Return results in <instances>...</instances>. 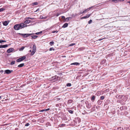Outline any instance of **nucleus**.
Masks as SVG:
<instances>
[{
	"label": "nucleus",
	"instance_id": "f257e3e1",
	"mask_svg": "<svg viewBox=\"0 0 130 130\" xmlns=\"http://www.w3.org/2000/svg\"><path fill=\"white\" fill-rule=\"evenodd\" d=\"M27 26V25L23 23H21L19 24H16L14 26V29L16 30H18L20 29Z\"/></svg>",
	"mask_w": 130,
	"mask_h": 130
},
{
	"label": "nucleus",
	"instance_id": "f03ea898",
	"mask_svg": "<svg viewBox=\"0 0 130 130\" xmlns=\"http://www.w3.org/2000/svg\"><path fill=\"white\" fill-rule=\"evenodd\" d=\"M19 34L21 36H23L24 37H27L32 35V34Z\"/></svg>",
	"mask_w": 130,
	"mask_h": 130
},
{
	"label": "nucleus",
	"instance_id": "7ed1b4c3",
	"mask_svg": "<svg viewBox=\"0 0 130 130\" xmlns=\"http://www.w3.org/2000/svg\"><path fill=\"white\" fill-rule=\"evenodd\" d=\"M26 58L25 56H23L22 57L20 58L17 60V62H20L21 61H23Z\"/></svg>",
	"mask_w": 130,
	"mask_h": 130
},
{
	"label": "nucleus",
	"instance_id": "20e7f679",
	"mask_svg": "<svg viewBox=\"0 0 130 130\" xmlns=\"http://www.w3.org/2000/svg\"><path fill=\"white\" fill-rule=\"evenodd\" d=\"M4 72H5L4 74L6 73L7 74H10L12 72H13V71L7 70H5Z\"/></svg>",
	"mask_w": 130,
	"mask_h": 130
},
{
	"label": "nucleus",
	"instance_id": "39448f33",
	"mask_svg": "<svg viewBox=\"0 0 130 130\" xmlns=\"http://www.w3.org/2000/svg\"><path fill=\"white\" fill-rule=\"evenodd\" d=\"M91 14H88L86 16H85L82 17L80 19H85L88 18L91 15Z\"/></svg>",
	"mask_w": 130,
	"mask_h": 130
},
{
	"label": "nucleus",
	"instance_id": "423d86ee",
	"mask_svg": "<svg viewBox=\"0 0 130 130\" xmlns=\"http://www.w3.org/2000/svg\"><path fill=\"white\" fill-rule=\"evenodd\" d=\"M123 96V95H117L116 96V97L119 99H121L122 98Z\"/></svg>",
	"mask_w": 130,
	"mask_h": 130
},
{
	"label": "nucleus",
	"instance_id": "0eeeda50",
	"mask_svg": "<svg viewBox=\"0 0 130 130\" xmlns=\"http://www.w3.org/2000/svg\"><path fill=\"white\" fill-rule=\"evenodd\" d=\"M14 50V49L12 48H9L8 50L7 51V52L8 53H10L12 52Z\"/></svg>",
	"mask_w": 130,
	"mask_h": 130
},
{
	"label": "nucleus",
	"instance_id": "6e6552de",
	"mask_svg": "<svg viewBox=\"0 0 130 130\" xmlns=\"http://www.w3.org/2000/svg\"><path fill=\"white\" fill-rule=\"evenodd\" d=\"M73 100H69L68 101V104H67V106H69V105L73 102Z\"/></svg>",
	"mask_w": 130,
	"mask_h": 130
},
{
	"label": "nucleus",
	"instance_id": "1a4fd4ad",
	"mask_svg": "<svg viewBox=\"0 0 130 130\" xmlns=\"http://www.w3.org/2000/svg\"><path fill=\"white\" fill-rule=\"evenodd\" d=\"M8 46V45L5 44L3 45H0V48H6Z\"/></svg>",
	"mask_w": 130,
	"mask_h": 130
},
{
	"label": "nucleus",
	"instance_id": "9d476101",
	"mask_svg": "<svg viewBox=\"0 0 130 130\" xmlns=\"http://www.w3.org/2000/svg\"><path fill=\"white\" fill-rule=\"evenodd\" d=\"M8 23L9 22L7 21H5L3 22V24L4 26H6L8 25Z\"/></svg>",
	"mask_w": 130,
	"mask_h": 130
},
{
	"label": "nucleus",
	"instance_id": "9b49d317",
	"mask_svg": "<svg viewBox=\"0 0 130 130\" xmlns=\"http://www.w3.org/2000/svg\"><path fill=\"white\" fill-rule=\"evenodd\" d=\"M71 65H76V66H79L80 65V63L78 62H74V63H71Z\"/></svg>",
	"mask_w": 130,
	"mask_h": 130
},
{
	"label": "nucleus",
	"instance_id": "f8f14e48",
	"mask_svg": "<svg viewBox=\"0 0 130 130\" xmlns=\"http://www.w3.org/2000/svg\"><path fill=\"white\" fill-rule=\"evenodd\" d=\"M68 24L67 23H65L62 26V27L63 28H65L68 27Z\"/></svg>",
	"mask_w": 130,
	"mask_h": 130
},
{
	"label": "nucleus",
	"instance_id": "ddd939ff",
	"mask_svg": "<svg viewBox=\"0 0 130 130\" xmlns=\"http://www.w3.org/2000/svg\"><path fill=\"white\" fill-rule=\"evenodd\" d=\"M30 22V20H27L25 21L24 23L26 24H28Z\"/></svg>",
	"mask_w": 130,
	"mask_h": 130
},
{
	"label": "nucleus",
	"instance_id": "4468645a",
	"mask_svg": "<svg viewBox=\"0 0 130 130\" xmlns=\"http://www.w3.org/2000/svg\"><path fill=\"white\" fill-rule=\"evenodd\" d=\"M36 47L35 45H33V46L32 51L36 52Z\"/></svg>",
	"mask_w": 130,
	"mask_h": 130
},
{
	"label": "nucleus",
	"instance_id": "2eb2a0df",
	"mask_svg": "<svg viewBox=\"0 0 130 130\" xmlns=\"http://www.w3.org/2000/svg\"><path fill=\"white\" fill-rule=\"evenodd\" d=\"M32 37V39H35L38 37V36L35 35H33L31 36Z\"/></svg>",
	"mask_w": 130,
	"mask_h": 130
},
{
	"label": "nucleus",
	"instance_id": "dca6fc26",
	"mask_svg": "<svg viewBox=\"0 0 130 130\" xmlns=\"http://www.w3.org/2000/svg\"><path fill=\"white\" fill-rule=\"evenodd\" d=\"M24 63H21L18 66V67H22L24 66Z\"/></svg>",
	"mask_w": 130,
	"mask_h": 130
},
{
	"label": "nucleus",
	"instance_id": "f3484780",
	"mask_svg": "<svg viewBox=\"0 0 130 130\" xmlns=\"http://www.w3.org/2000/svg\"><path fill=\"white\" fill-rule=\"evenodd\" d=\"M47 18V17H43V16L41 15L40 16V19H46Z\"/></svg>",
	"mask_w": 130,
	"mask_h": 130
},
{
	"label": "nucleus",
	"instance_id": "a211bd4d",
	"mask_svg": "<svg viewBox=\"0 0 130 130\" xmlns=\"http://www.w3.org/2000/svg\"><path fill=\"white\" fill-rule=\"evenodd\" d=\"M89 11V10H87V9L85 10H84L83 12H82L81 13H85L86 12H87V11Z\"/></svg>",
	"mask_w": 130,
	"mask_h": 130
},
{
	"label": "nucleus",
	"instance_id": "6ab92c4d",
	"mask_svg": "<svg viewBox=\"0 0 130 130\" xmlns=\"http://www.w3.org/2000/svg\"><path fill=\"white\" fill-rule=\"evenodd\" d=\"M95 96H93L92 97L91 99V100L92 101V102H93L94 101L95 99Z\"/></svg>",
	"mask_w": 130,
	"mask_h": 130
},
{
	"label": "nucleus",
	"instance_id": "aec40b11",
	"mask_svg": "<svg viewBox=\"0 0 130 130\" xmlns=\"http://www.w3.org/2000/svg\"><path fill=\"white\" fill-rule=\"evenodd\" d=\"M35 52H36L35 51H32V52H31V53L30 55H33L34 54V53H35Z\"/></svg>",
	"mask_w": 130,
	"mask_h": 130
},
{
	"label": "nucleus",
	"instance_id": "412c9836",
	"mask_svg": "<svg viewBox=\"0 0 130 130\" xmlns=\"http://www.w3.org/2000/svg\"><path fill=\"white\" fill-rule=\"evenodd\" d=\"M54 44V42L53 41L50 42V44L51 46L53 45Z\"/></svg>",
	"mask_w": 130,
	"mask_h": 130
},
{
	"label": "nucleus",
	"instance_id": "4be33fe9",
	"mask_svg": "<svg viewBox=\"0 0 130 130\" xmlns=\"http://www.w3.org/2000/svg\"><path fill=\"white\" fill-rule=\"evenodd\" d=\"M112 1L115 3H117L118 2V0H112Z\"/></svg>",
	"mask_w": 130,
	"mask_h": 130
},
{
	"label": "nucleus",
	"instance_id": "5701e85b",
	"mask_svg": "<svg viewBox=\"0 0 130 130\" xmlns=\"http://www.w3.org/2000/svg\"><path fill=\"white\" fill-rule=\"evenodd\" d=\"M42 32V31H40L39 32L36 33H35V34L36 35H38L40 34H41Z\"/></svg>",
	"mask_w": 130,
	"mask_h": 130
},
{
	"label": "nucleus",
	"instance_id": "b1692460",
	"mask_svg": "<svg viewBox=\"0 0 130 130\" xmlns=\"http://www.w3.org/2000/svg\"><path fill=\"white\" fill-rule=\"evenodd\" d=\"M5 10V9L4 8H2L0 9V12L3 11Z\"/></svg>",
	"mask_w": 130,
	"mask_h": 130
},
{
	"label": "nucleus",
	"instance_id": "393cba45",
	"mask_svg": "<svg viewBox=\"0 0 130 130\" xmlns=\"http://www.w3.org/2000/svg\"><path fill=\"white\" fill-rule=\"evenodd\" d=\"M71 84L70 83H68L67 85V87H70L71 86Z\"/></svg>",
	"mask_w": 130,
	"mask_h": 130
},
{
	"label": "nucleus",
	"instance_id": "a878e982",
	"mask_svg": "<svg viewBox=\"0 0 130 130\" xmlns=\"http://www.w3.org/2000/svg\"><path fill=\"white\" fill-rule=\"evenodd\" d=\"M24 47H21L19 49V51H22L23 50H24Z\"/></svg>",
	"mask_w": 130,
	"mask_h": 130
},
{
	"label": "nucleus",
	"instance_id": "bb28decb",
	"mask_svg": "<svg viewBox=\"0 0 130 130\" xmlns=\"http://www.w3.org/2000/svg\"><path fill=\"white\" fill-rule=\"evenodd\" d=\"M94 6H91V7H89V8H87V10H89V11L90 9H91L92 8H93V7H94Z\"/></svg>",
	"mask_w": 130,
	"mask_h": 130
},
{
	"label": "nucleus",
	"instance_id": "cd10ccee",
	"mask_svg": "<svg viewBox=\"0 0 130 130\" xmlns=\"http://www.w3.org/2000/svg\"><path fill=\"white\" fill-rule=\"evenodd\" d=\"M38 3L37 2H35L32 3L33 5H37L38 4Z\"/></svg>",
	"mask_w": 130,
	"mask_h": 130
},
{
	"label": "nucleus",
	"instance_id": "c85d7f7f",
	"mask_svg": "<svg viewBox=\"0 0 130 130\" xmlns=\"http://www.w3.org/2000/svg\"><path fill=\"white\" fill-rule=\"evenodd\" d=\"M14 63H15V61H12V62H11V63L10 64L11 65H13L14 64Z\"/></svg>",
	"mask_w": 130,
	"mask_h": 130
},
{
	"label": "nucleus",
	"instance_id": "c756f323",
	"mask_svg": "<svg viewBox=\"0 0 130 130\" xmlns=\"http://www.w3.org/2000/svg\"><path fill=\"white\" fill-rule=\"evenodd\" d=\"M68 111L71 114H72L73 113V111L72 110H68Z\"/></svg>",
	"mask_w": 130,
	"mask_h": 130
},
{
	"label": "nucleus",
	"instance_id": "7c9ffc66",
	"mask_svg": "<svg viewBox=\"0 0 130 130\" xmlns=\"http://www.w3.org/2000/svg\"><path fill=\"white\" fill-rule=\"evenodd\" d=\"M6 41L3 40H0V43H2L4 42H5Z\"/></svg>",
	"mask_w": 130,
	"mask_h": 130
},
{
	"label": "nucleus",
	"instance_id": "2f4dec72",
	"mask_svg": "<svg viewBox=\"0 0 130 130\" xmlns=\"http://www.w3.org/2000/svg\"><path fill=\"white\" fill-rule=\"evenodd\" d=\"M54 50L53 47L50 48L49 50L50 51H52V50Z\"/></svg>",
	"mask_w": 130,
	"mask_h": 130
},
{
	"label": "nucleus",
	"instance_id": "473e14b6",
	"mask_svg": "<svg viewBox=\"0 0 130 130\" xmlns=\"http://www.w3.org/2000/svg\"><path fill=\"white\" fill-rule=\"evenodd\" d=\"M92 20H89L88 22V23L89 24H91V22H92Z\"/></svg>",
	"mask_w": 130,
	"mask_h": 130
},
{
	"label": "nucleus",
	"instance_id": "72a5a7b5",
	"mask_svg": "<svg viewBox=\"0 0 130 130\" xmlns=\"http://www.w3.org/2000/svg\"><path fill=\"white\" fill-rule=\"evenodd\" d=\"M71 18L70 17L69 18H67L66 19V20H67L68 21H69L70 20V19Z\"/></svg>",
	"mask_w": 130,
	"mask_h": 130
},
{
	"label": "nucleus",
	"instance_id": "f704fd0d",
	"mask_svg": "<svg viewBox=\"0 0 130 130\" xmlns=\"http://www.w3.org/2000/svg\"><path fill=\"white\" fill-rule=\"evenodd\" d=\"M58 32V31H53L52 32L53 33H55V32L57 33Z\"/></svg>",
	"mask_w": 130,
	"mask_h": 130
},
{
	"label": "nucleus",
	"instance_id": "c9c22d12",
	"mask_svg": "<svg viewBox=\"0 0 130 130\" xmlns=\"http://www.w3.org/2000/svg\"><path fill=\"white\" fill-rule=\"evenodd\" d=\"M101 98L102 100H103L104 99V97L103 96H102L101 97Z\"/></svg>",
	"mask_w": 130,
	"mask_h": 130
},
{
	"label": "nucleus",
	"instance_id": "e433bc0d",
	"mask_svg": "<svg viewBox=\"0 0 130 130\" xmlns=\"http://www.w3.org/2000/svg\"><path fill=\"white\" fill-rule=\"evenodd\" d=\"M29 125V123H27L26 124L25 126H28Z\"/></svg>",
	"mask_w": 130,
	"mask_h": 130
},
{
	"label": "nucleus",
	"instance_id": "4c0bfd02",
	"mask_svg": "<svg viewBox=\"0 0 130 130\" xmlns=\"http://www.w3.org/2000/svg\"><path fill=\"white\" fill-rule=\"evenodd\" d=\"M75 44L74 43H71L70 44V46H73V45H75Z\"/></svg>",
	"mask_w": 130,
	"mask_h": 130
},
{
	"label": "nucleus",
	"instance_id": "58836bf2",
	"mask_svg": "<svg viewBox=\"0 0 130 130\" xmlns=\"http://www.w3.org/2000/svg\"><path fill=\"white\" fill-rule=\"evenodd\" d=\"M65 124H61V125L62 127L64 126L65 125Z\"/></svg>",
	"mask_w": 130,
	"mask_h": 130
},
{
	"label": "nucleus",
	"instance_id": "ea45409f",
	"mask_svg": "<svg viewBox=\"0 0 130 130\" xmlns=\"http://www.w3.org/2000/svg\"><path fill=\"white\" fill-rule=\"evenodd\" d=\"M124 0H118V2H123L124 1Z\"/></svg>",
	"mask_w": 130,
	"mask_h": 130
},
{
	"label": "nucleus",
	"instance_id": "a19ab883",
	"mask_svg": "<svg viewBox=\"0 0 130 130\" xmlns=\"http://www.w3.org/2000/svg\"><path fill=\"white\" fill-rule=\"evenodd\" d=\"M61 17L63 19H65V17L64 16H62Z\"/></svg>",
	"mask_w": 130,
	"mask_h": 130
},
{
	"label": "nucleus",
	"instance_id": "79ce46f5",
	"mask_svg": "<svg viewBox=\"0 0 130 130\" xmlns=\"http://www.w3.org/2000/svg\"><path fill=\"white\" fill-rule=\"evenodd\" d=\"M59 15V14L58 13H57L56 14V16L57 17Z\"/></svg>",
	"mask_w": 130,
	"mask_h": 130
},
{
	"label": "nucleus",
	"instance_id": "37998d69",
	"mask_svg": "<svg viewBox=\"0 0 130 130\" xmlns=\"http://www.w3.org/2000/svg\"><path fill=\"white\" fill-rule=\"evenodd\" d=\"M104 39V38H103V39H99L98 40L99 41H101V40H102L103 39Z\"/></svg>",
	"mask_w": 130,
	"mask_h": 130
},
{
	"label": "nucleus",
	"instance_id": "c03bdc74",
	"mask_svg": "<svg viewBox=\"0 0 130 130\" xmlns=\"http://www.w3.org/2000/svg\"><path fill=\"white\" fill-rule=\"evenodd\" d=\"M39 9L38 8V9H37L35 11V12H37V11H39Z\"/></svg>",
	"mask_w": 130,
	"mask_h": 130
},
{
	"label": "nucleus",
	"instance_id": "a18cd8bd",
	"mask_svg": "<svg viewBox=\"0 0 130 130\" xmlns=\"http://www.w3.org/2000/svg\"><path fill=\"white\" fill-rule=\"evenodd\" d=\"M49 109H50L49 108H48L47 109H45V111H48V110H49Z\"/></svg>",
	"mask_w": 130,
	"mask_h": 130
},
{
	"label": "nucleus",
	"instance_id": "49530a36",
	"mask_svg": "<svg viewBox=\"0 0 130 130\" xmlns=\"http://www.w3.org/2000/svg\"><path fill=\"white\" fill-rule=\"evenodd\" d=\"M28 19H34L33 18H28Z\"/></svg>",
	"mask_w": 130,
	"mask_h": 130
},
{
	"label": "nucleus",
	"instance_id": "de8ad7c7",
	"mask_svg": "<svg viewBox=\"0 0 130 130\" xmlns=\"http://www.w3.org/2000/svg\"><path fill=\"white\" fill-rule=\"evenodd\" d=\"M44 111H45V110H44V109H43V110H42L41 111V112H43Z\"/></svg>",
	"mask_w": 130,
	"mask_h": 130
},
{
	"label": "nucleus",
	"instance_id": "09e8293b",
	"mask_svg": "<svg viewBox=\"0 0 130 130\" xmlns=\"http://www.w3.org/2000/svg\"><path fill=\"white\" fill-rule=\"evenodd\" d=\"M1 72L2 73H3L4 72V71L3 70H1Z\"/></svg>",
	"mask_w": 130,
	"mask_h": 130
},
{
	"label": "nucleus",
	"instance_id": "8fccbe9b",
	"mask_svg": "<svg viewBox=\"0 0 130 130\" xmlns=\"http://www.w3.org/2000/svg\"><path fill=\"white\" fill-rule=\"evenodd\" d=\"M29 52H31V50L29 51Z\"/></svg>",
	"mask_w": 130,
	"mask_h": 130
},
{
	"label": "nucleus",
	"instance_id": "3c124183",
	"mask_svg": "<svg viewBox=\"0 0 130 130\" xmlns=\"http://www.w3.org/2000/svg\"><path fill=\"white\" fill-rule=\"evenodd\" d=\"M40 130H43L42 129H40Z\"/></svg>",
	"mask_w": 130,
	"mask_h": 130
},
{
	"label": "nucleus",
	"instance_id": "603ef678",
	"mask_svg": "<svg viewBox=\"0 0 130 130\" xmlns=\"http://www.w3.org/2000/svg\"><path fill=\"white\" fill-rule=\"evenodd\" d=\"M2 96H0V99L1 98Z\"/></svg>",
	"mask_w": 130,
	"mask_h": 130
},
{
	"label": "nucleus",
	"instance_id": "864d4df0",
	"mask_svg": "<svg viewBox=\"0 0 130 130\" xmlns=\"http://www.w3.org/2000/svg\"><path fill=\"white\" fill-rule=\"evenodd\" d=\"M82 13V12H81V13Z\"/></svg>",
	"mask_w": 130,
	"mask_h": 130
}]
</instances>
